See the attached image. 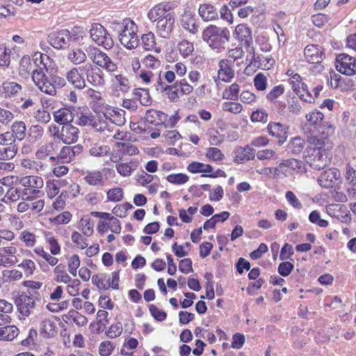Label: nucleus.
Returning <instances> with one entry per match:
<instances>
[{
  "mask_svg": "<svg viewBox=\"0 0 356 356\" xmlns=\"http://www.w3.org/2000/svg\"><path fill=\"white\" fill-rule=\"evenodd\" d=\"M31 78L35 85L42 92L54 96L56 94V89L61 88L65 86L66 81L64 78L58 76H47L44 72V68L33 70Z\"/></svg>",
  "mask_w": 356,
  "mask_h": 356,
  "instance_id": "1",
  "label": "nucleus"
},
{
  "mask_svg": "<svg viewBox=\"0 0 356 356\" xmlns=\"http://www.w3.org/2000/svg\"><path fill=\"white\" fill-rule=\"evenodd\" d=\"M202 38L210 47L220 51L225 49V44L230 38V33L226 28L210 25L203 31Z\"/></svg>",
  "mask_w": 356,
  "mask_h": 356,
  "instance_id": "2",
  "label": "nucleus"
},
{
  "mask_svg": "<svg viewBox=\"0 0 356 356\" xmlns=\"http://www.w3.org/2000/svg\"><path fill=\"white\" fill-rule=\"evenodd\" d=\"M13 299L19 314V318L25 319L36 307V302H41L42 296L38 291H27L18 293Z\"/></svg>",
  "mask_w": 356,
  "mask_h": 356,
  "instance_id": "3",
  "label": "nucleus"
},
{
  "mask_svg": "<svg viewBox=\"0 0 356 356\" xmlns=\"http://www.w3.org/2000/svg\"><path fill=\"white\" fill-rule=\"evenodd\" d=\"M79 37L76 31L61 29L49 34V43L55 49H63L77 42Z\"/></svg>",
  "mask_w": 356,
  "mask_h": 356,
  "instance_id": "4",
  "label": "nucleus"
},
{
  "mask_svg": "<svg viewBox=\"0 0 356 356\" xmlns=\"http://www.w3.org/2000/svg\"><path fill=\"white\" fill-rule=\"evenodd\" d=\"M19 183L24 188V196L28 200H33L41 193L39 190L43 186V179L39 176H24L19 179Z\"/></svg>",
  "mask_w": 356,
  "mask_h": 356,
  "instance_id": "5",
  "label": "nucleus"
},
{
  "mask_svg": "<svg viewBox=\"0 0 356 356\" xmlns=\"http://www.w3.org/2000/svg\"><path fill=\"white\" fill-rule=\"evenodd\" d=\"M90 35L92 41L99 46H102L106 49H110L113 47V38L108 31L100 24H92L90 29Z\"/></svg>",
  "mask_w": 356,
  "mask_h": 356,
  "instance_id": "6",
  "label": "nucleus"
},
{
  "mask_svg": "<svg viewBox=\"0 0 356 356\" xmlns=\"http://www.w3.org/2000/svg\"><path fill=\"white\" fill-rule=\"evenodd\" d=\"M323 54V48L316 44H309L304 50L305 60L315 64L314 68L316 72H321L324 68L323 65H321Z\"/></svg>",
  "mask_w": 356,
  "mask_h": 356,
  "instance_id": "7",
  "label": "nucleus"
},
{
  "mask_svg": "<svg viewBox=\"0 0 356 356\" xmlns=\"http://www.w3.org/2000/svg\"><path fill=\"white\" fill-rule=\"evenodd\" d=\"M336 68L341 74H356V58L346 54H340L336 58Z\"/></svg>",
  "mask_w": 356,
  "mask_h": 356,
  "instance_id": "8",
  "label": "nucleus"
},
{
  "mask_svg": "<svg viewBox=\"0 0 356 356\" xmlns=\"http://www.w3.org/2000/svg\"><path fill=\"white\" fill-rule=\"evenodd\" d=\"M306 163L314 170L324 169L329 163L325 150L312 149V153L305 156Z\"/></svg>",
  "mask_w": 356,
  "mask_h": 356,
  "instance_id": "9",
  "label": "nucleus"
},
{
  "mask_svg": "<svg viewBox=\"0 0 356 356\" xmlns=\"http://www.w3.org/2000/svg\"><path fill=\"white\" fill-rule=\"evenodd\" d=\"M138 27L135 23L131 24L129 27L120 34L119 40L120 43L127 49H132L138 47V38L136 34Z\"/></svg>",
  "mask_w": 356,
  "mask_h": 356,
  "instance_id": "10",
  "label": "nucleus"
},
{
  "mask_svg": "<svg viewBox=\"0 0 356 356\" xmlns=\"http://www.w3.org/2000/svg\"><path fill=\"white\" fill-rule=\"evenodd\" d=\"M341 179L340 171L335 168H329L323 172L318 177V184L323 188H332L336 181Z\"/></svg>",
  "mask_w": 356,
  "mask_h": 356,
  "instance_id": "11",
  "label": "nucleus"
},
{
  "mask_svg": "<svg viewBox=\"0 0 356 356\" xmlns=\"http://www.w3.org/2000/svg\"><path fill=\"white\" fill-rule=\"evenodd\" d=\"M168 15L175 16L171 6L169 3H158L148 12L147 17L151 22H154L160 19H165V16Z\"/></svg>",
  "mask_w": 356,
  "mask_h": 356,
  "instance_id": "12",
  "label": "nucleus"
},
{
  "mask_svg": "<svg viewBox=\"0 0 356 356\" xmlns=\"http://www.w3.org/2000/svg\"><path fill=\"white\" fill-rule=\"evenodd\" d=\"M86 67H74L66 74L67 81L74 88L81 90L86 87V81L83 72Z\"/></svg>",
  "mask_w": 356,
  "mask_h": 356,
  "instance_id": "13",
  "label": "nucleus"
},
{
  "mask_svg": "<svg viewBox=\"0 0 356 356\" xmlns=\"http://www.w3.org/2000/svg\"><path fill=\"white\" fill-rule=\"evenodd\" d=\"M87 81L93 86H103L105 84L103 71L98 67L90 64L85 65Z\"/></svg>",
  "mask_w": 356,
  "mask_h": 356,
  "instance_id": "14",
  "label": "nucleus"
},
{
  "mask_svg": "<svg viewBox=\"0 0 356 356\" xmlns=\"http://www.w3.org/2000/svg\"><path fill=\"white\" fill-rule=\"evenodd\" d=\"M234 60L222 59L218 63V77L224 82H230L234 77Z\"/></svg>",
  "mask_w": 356,
  "mask_h": 356,
  "instance_id": "15",
  "label": "nucleus"
},
{
  "mask_svg": "<svg viewBox=\"0 0 356 356\" xmlns=\"http://www.w3.org/2000/svg\"><path fill=\"white\" fill-rule=\"evenodd\" d=\"M268 134L278 139V144L282 145L288 138V127L280 122H270L267 127Z\"/></svg>",
  "mask_w": 356,
  "mask_h": 356,
  "instance_id": "16",
  "label": "nucleus"
},
{
  "mask_svg": "<svg viewBox=\"0 0 356 356\" xmlns=\"http://www.w3.org/2000/svg\"><path fill=\"white\" fill-rule=\"evenodd\" d=\"M327 132L326 135H325L324 129L321 131L319 130V134H311L310 136L308 137L307 141L309 144L313 145L314 148L313 149H320L327 143L328 142V136L331 133L332 134L334 131V127L331 125L327 126Z\"/></svg>",
  "mask_w": 356,
  "mask_h": 356,
  "instance_id": "17",
  "label": "nucleus"
},
{
  "mask_svg": "<svg viewBox=\"0 0 356 356\" xmlns=\"http://www.w3.org/2000/svg\"><path fill=\"white\" fill-rule=\"evenodd\" d=\"M60 134V140L65 144L70 145L78 140L79 129L71 124H67L62 127Z\"/></svg>",
  "mask_w": 356,
  "mask_h": 356,
  "instance_id": "18",
  "label": "nucleus"
},
{
  "mask_svg": "<svg viewBox=\"0 0 356 356\" xmlns=\"http://www.w3.org/2000/svg\"><path fill=\"white\" fill-rule=\"evenodd\" d=\"M175 16H165V19H160L156 23V29L161 37L167 38L173 30Z\"/></svg>",
  "mask_w": 356,
  "mask_h": 356,
  "instance_id": "19",
  "label": "nucleus"
},
{
  "mask_svg": "<svg viewBox=\"0 0 356 356\" xmlns=\"http://www.w3.org/2000/svg\"><path fill=\"white\" fill-rule=\"evenodd\" d=\"M44 206V201L43 200H22V202L17 204V210L20 213H24L29 210L33 213H39L43 209Z\"/></svg>",
  "mask_w": 356,
  "mask_h": 356,
  "instance_id": "20",
  "label": "nucleus"
},
{
  "mask_svg": "<svg viewBox=\"0 0 356 356\" xmlns=\"http://www.w3.org/2000/svg\"><path fill=\"white\" fill-rule=\"evenodd\" d=\"M303 165L302 161L295 159L282 160L279 164V170L281 175L286 177L289 170L301 171Z\"/></svg>",
  "mask_w": 356,
  "mask_h": 356,
  "instance_id": "21",
  "label": "nucleus"
},
{
  "mask_svg": "<svg viewBox=\"0 0 356 356\" xmlns=\"http://www.w3.org/2000/svg\"><path fill=\"white\" fill-rule=\"evenodd\" d=\"M235 38L243 43L246 47L252 44V31L246 24H238L234 31Z\"/></svg>",
  "mask_w": 356,
  "mask_h": 356,
  "instance_id": "22",
  "label": "nucleus"
},
{
  "mask_svg": "<svg viewBox=\"0 0 356 356\" xmlns=\"http://www.w3.org/2000/svg\"><path fill=\"white\" fill-rule=\"evenodd\" d=\"M145 119L149 124L159 126L168 120V115L159 111L149 109L146 112Z\"/></svg>",
  "mask_w": 356,
  "mask_h": 356,
  "instance_id": "23",
  "label": "nucleus"
},
{
  "mask_svg": "<svg viewBox=\"0 0 356 356\" xmlns=\"http://www.w3.org/2000/svg\"><path fill=\"white\" fill-rule=\"evenodd\" d=\"M83 151V146L76 145L74 146H64L60 152V157L66 162H70Z\"/></svg>",
  "mask_w": 356,
  "mask_h": 356,
  "instance_id": "24",
  "label": "nucleus"
},
{
  "mask_svg": "<svg viewBox=\"0 0 356 356\" xmlns=\"http://www.w3.org/2000/svg\"><path fill=\"white\" fill-rule=\"evenodd\" d=\"M74 114L67 108H61L54 112V121L60 124H70L74 120Z\"/></svg>",
  "mask_w": 356,
  "mask_h": 356,
  "instance_id": "25",
  "label": "nucleus"
},
{
  "mask_svg": "<svg viewBox=\"0 0 356 356\" xmlns=\"http://www.w3.org/2000/svg\"><path fill=\"white\" fill-rule=\"evenodd\" d=\"M154 87L157 91L165 92V95L171 102H175L179 98L178 92L176 90L169 89L168 85H166L161 79V72L159 76L156 78Z\"/></svg>",
  "mask_w": 356,
  "mask_h": 356,
  "instance_id": "26",
  "label": "nucleus"
},
{
  "mask_svg": "<svg viewBox=\"0 0 356 356\" xmlns=\"http://www.w3.org/2000/svg\"><path fill=\"white\" fill-rule=\"evenodd\" d=\"M181 24L182 27L191 33H196L198 26L195 23L194 15L190 11H185L181 17Z\"/></svg>",
  "mask_w": 356,
  "mask_h": 356,
  "instance_id": "27",
  "label": "nucleus"
},
{
  "mask_svg": "<svg viewBox=\"0 0 356 356\" xmlns=\"http://www.w3.org/2000/svg\"><path fill=\"white\" fill-rule=\"evenodd\" d=\"M1 88L6 98H12L17 96L22 89L20 84L8 81H4Z\"/></svg>",
  "mask_w": 356,
  "mask_h": 356,
  "instance_id": "28",
  "label": "nucleus"
},
{
  "mask_svg": "<svg viewBox=\"0 0 356 356\" xmlns=\"http://www.w3.org/2000/svg\"><path fill=\"white\" fill-rule=\"evenodd\" d=\"M305 140L300 136L292 138L286 148L288 154L298 155L300 154L305 147Z\"/></svg>",
  "mask_w": 356,
  "mask_h": 356,
  "instance_id": "29",
  "label": "nucleus"
},
{
  "mask_svg": "<svg viewBox=\"0 0 356 356\" xmlns=\"http://www.w3.org/2000/svg\"><path fill=\"white\" fill-rule=\"evenodd\" d=\"M198 12L202 19L205 22L215 20L218 17L217 10L211 4L200 5Z\"/></svg>",
  "mask_w": 356,
  "mask_h": 356,
  "instance_id": "30",
  "label": "nucleus"
},
{
  "mask_svg": "<svg viewBox=\"0 0 356 356\" xmlns=\"http://www.w3.org/2000/svg\"><path fill=\"white\" fill-rule=\"evenodd\" d=\"M86 182L90 186H104V179L102 172L99 170L90 171L84 177Z\"/></svg>",
  "mask_w": 356,
  "mask_h": 356,
  "instance_id": "31",
  "label": "nucleus"
},
{
  "mask_svg": "<svg viewBox=\"0 0 356 356\" xmlns=\"http://www.w3.org/2000/svg\"><path fill=\"white\" fill-rule=\"evenodd\" d=\"M40 332L43 337H54L57 334L56 325L54 322L49 319L42 321Z\"/></svg>",
  "mask_w": 356,
  "mask_h": 356,
  "instance_id": "32",
  "label": "nucleus"
},
{
  "mask_svg": "<svg viewBox=\"0 0 356 356\" xmlns=\"http://www.w3.org/2000/svg\"><path fill=\"white\" fill-rule=\"evenodd\" d=\"M19 330L15 326L3 325L0 327V340L12 341L18 335Z\"/></svg>",
  "mask_w": 356,
  "mask_h": 356,
  "instance_id": "33",
  "label": "nucleus"
},
{
  "mask_svg": "<svg viewBox=\"0 0 356 356\" xmlns=\"http://www.w3.org/2000/svg\"><path fill=\"white\" fill-rule=\"evenodd\" d=\"M12 134L15 140H22L26 133V127L23 121H15L11 126Z\"/></svg>",
  "mask_w": 356,
  "mask_h": 356,
  "instance_id": "34",
  "label": "nucleus"
},
{
  "mask_svg": "<svg viewBox=\"0 0 356 356\" xmlns=\"http://www.w3.org/2000/svg\"><path fill=\"white\" fill-rule=\"evenodd\" d=\"M323 117V114L317 110L311 111L305 116L306 120L309 122V125L314 126V127H319V128L321 129H325L324 126L321 125Z\"/></svg>",
  "mask_w": 356,
  "mask_h": 356,
  "instance_id": "35",
  "label": "nucleus"
},
{
  "mask_svg": "<svg viewBox=\"0 0 356 356\" xmlns=\"http://www.w3.org/2000/svg\"><path fill=\"white\" fill-rule=\"evenodd\" d=\"M17 146L15 142L3 147H0V160L12 159L17 152Z\"/></svg>",
  "mask_w": 356,
  "mask_h": 356,
  "instance_id": "36",
  "label": "nucleus"
},
{
  "mask_svg": "<svg viewBox=\"0 0 356 356\" xmlns=\"http://www.w3.org/2000/svg\"><path fill=\"white\" fill-rule=\"evenodd\" d=\"M28 138L31 143H35L42 139L44 134V129L38 124L31 125L28 129Z\"/></svg>",
  "mask_w": 356,
  "mask_h": 356,
  "instance_id": "37",
  "label": "nucleus"
},
{
  "mask_svg": "<svg viewBox=\"0 0 356 356\" xmlns=\"http://www.w3.org/2000/svg\"><path fill=\"white\" fill-rule=\"evenodd\" d=\"M134 21L131 20L129 18H125L122 22H118L116 20L111 22V29H112L113 31H115L118 36L120 34L124 32L126 29H127L129 27V25L131 24H134Z\"/></svg>",
  "mask_w": 356,
  "mask_h": 356,
  "instance_id": "38",
  "label": "nucleus"
},
{
  "mask_svg": "<svg viewBox=\"0 0 356 356\" xmlns=\"http://www.w3.org/2000/svg\"><path fill=\"white\" fill-rule=\"evenodd\" d=\"M68 59L74 65H79L86 60V54L81 49H74L68 54Z\"/></svg>",
  "mask_w": 356,
  "mask_h": 356,
  "instance_id": "39",
  "label": "nucleus"
},
{
  "mask_svg": "<svg viewBox=\"0 0 356 356\" xmlns=\"http://www.w3.org/2000/svg\"><path fill=\"white\" fill-rule=\"evenodd\" d=\"M133 94L138 98L140 103L143 106H149L152 103L149 90L144 88H136L134 90Z\"/></svg>",
  "mask_w": 356,
  "mask_h": 356,
  "instance_id": "40",
  "label": "nucleus"
},
{
  "mask_svg": "<svg viewBox=\"0 0 356 356\" xmlns=\"http://www.w3.org/2000/svg\"><path fill=\"white\" fill-rule=\"evenodd\" d=\"M240 87L236 83H232L222 92V98L229 100H237L238 99V93Z\"/></svg>",
  "mask_w": 356,
  "mask_h": 356,
  "instance_id": "41",
  "label": "nucleus"
},
{
  "mask_svg": "<svg viewBox=\"0 0 356 356\" xmlns=\"http://www.w3.org/2000/svg\"><path fill=\"white\" fill-rule=\"evenodd\" d=\"M54 272L56 276V281L57 282H63L65 284H67L71 281V277L65 271V266L63 264L58 265L54 268Z\"/></svg>",
  "mask_w": 356,
  "mask_h": 356,
  "instance_id": "42",
  "label": "nucleus"
},
{
  "mask_svg": "<svg viewBox=\"0 0 356 356\" xmlns=\"http://www.w3.org/2000/svg\"><path fill=\"white\" fill-rule=\"evenodd\" d=\"M253 62L254 65L258 63V67L267 70L270 69L275 64V60L273 58L264 56H254Z\"/></svg>",
  "mask_w": 356,
  "mask_h": 356,
  "instance_id": "43",
  "label": "nucleus"
},
{
  "mask_svg": "<svg viewBox=\"0 0 356 356\" xmlns=\"http://www.w3.org/2000/svg\"><path fill=\"white\" fill-rule=\"evenodd\" d=\"M141 42L143 47L145 50L153 49L156 46V40L154 34L152 32L143 34L141 36Z\"/></svg>",
  "mask_w": 356,
  "mask_h": 356,
  "instance_id": "44",
  "label": "nucleus"
},
{
  "mask_svg": "<svg viewBox=\"0 0 356 356\" xmlns=\"http://www.w3.org/2000/svg\"><path fill=\"white\" fill-rule=\"evenodd\" d=\"M5 198L11 201H16L21 198L22 200H26L24 196V191L22 188H10L5 195Z\"/></svg>",
  "mask_w": 356,
  "mask_h": 356,
  "instance_id": "45",
  "label": "nucleus"
},
{
  "mask_svg": "<svg viewBox=\"0 0 356 356\" xmlns=\"http://www.w3.org/2000/svg\"><path fill=\"white\" fill-rule=\"evenodd\" d=\"M106 278V275H101L100 276L94 275L92 277V282L93 284L96 285L99 289L107 290L110 287V279H108L107 282H105Z\"/></svg>",
  "mask_w": 356,
  "mask_h": 356,
  "instance_id": "46",
  "label": "nucleus"
},
{
  "mask_svg": "<svg viewBox=\"0 0 356 356\" xmlns=\"http://www.w3.org/2000/svg\"><path fill=\"white\" fill-rule=\"evenodd\" d=\"M18 267L21 268L24 270L26 277H29L33 275L35 264L31 259H24L18 265Z\"/></svg>",
  "mask_w": 356,
  "mask_h": 356,
  "instance_id": "47",
  "label": "nucleus"
},
{
  "mask_svg": "<svg viewBox=\"0 0 356 356\" xmlns=\"http://www.w3.org/2000/svg\"><path fill=\"white\" fill-rule=\"evenodd\" d=\"M19 239L25 243L27 247H33L35 243V235L28 230H24L21 232Z\"/></svg>",
  "mask_w": 356,
  "mask_h": 356,
  "instance_id": "48",
  "label": "nucleus"
},
{
  "mask_svg": "<svg viewBox=\"0 0 356 356\" xmlns=\"http://www.w3.org/2000/svg\"><path fill=\"white\" fill-rule=\"evenodd\" d=\"M115 348V344L111 341H102L99 346V353L101 356H109L112 354Z\"/></svg>",
  "mask_w": 356,
  "mask_h": 356,
  "instance_id": "49",
  "label": "nucleus"
},
{
  "mask_svg": "<svg viewBox=\"0 0 356 356\" xmlns=\"http://www.w3.org/2000/svg\"><path fill=\"white\" fill-rule=\"evenodd\" d=\"M166 179L168 182L173 184H184L186 183L189 177L188 175L183 173L170 174L168 175Z\"/></svg>",
  "mask_w": 356,
  "mask_h": 356,
  "instance_id": "50",
  "label": "nucleus"
},
{
  "mask_svg": "<svg viewBox=\"0 0 356 356\" xmlns=\"http://www.w3.org/2000/svg\"><path fill=\"white\" fill-rule=\"evenodd\" d=\"M285 88L282 85H278L275 87L266 95V99L270 102L277 101V99L284 94Z\"/></svg>",
  "mask_w": 356,
  "mask_h": 356,
  "instance_id": "51",
  "label": "nucleus"
},
{
  "mask_svg": "<svg viewBox=\"0 0 356 356\" xmlns=\"http://www.w3.org/2000/svg\"><path fill=\"white\" fill-rule=\"evenodd\" d=\"M110 150V148L107 145H94L89 149V153L92 156L101 157L106 155Z\"/></svg>",
  "mask_w": 356,
  "mask_h": 356,
  "instance_id": "52",
  "label": "nucleus"
},
{
  "mask_svg": "<svg viewBox=\"0 0 356 356\" xmlns=\"http://www.w3.org/2000/svg\"><path fill=\"white\" fill-rule=\"evenodd\" d=\"M222 108L224 111H228L232 113L238 114L243 110V106L240 103L234 102H225L222 104Z\"/></svg>",
  "mask_w": 356,
  "mask_h": 356,
  "instance_id": "53",
  "label": "nucleus"
},
{
  "mask_svg": "<svg viewBox=\"0 0 356 356\" xmlns=\"http://www.w3.org/2000/svg\"><path fill=\"white\" fill-rule=\"evenodd\" d=\"M122 323L118 322L116 323L112 324L109 327L108 330L106 332V335L108 338L114 339L121 335L122 333Z\"/></svg>",
  "mask_w": 356,
  "mask_h": 356,
  "instance_id": "54",
  "label": "nucleus"
},
{
  "mask_svg": "<svg viewBox=\"0 0 356 356\" xmlns=\"http://www.w3.org/2000/svg\"><path fill=\"white\" fill-rule=\"evenodd\" d=\"M107 199L111 202H120L123 198V191L121 188H114L107 191Z\"/></svg>",
  "mask_w": 356,
  "mask_h": 356,
  "instance_id": "55",
  "label": "nucleus"
},
{
  "mask_svg": "<svg viewBox=\"0 0 356 356\" xmlns=\"http://www.w3.org/2000/svg\"><path fill=\"white\" fill-rule=\"evenodd\" d=\"M254 86L255 88L260 91H264L267 88V78L262 74H257L254 78Z\"/></svg>",
  "mask_w": 356,
  "mask_h": 356,
  "instance_id": "56",
  "label": "nucleus"
},
{
  "mask_svg": "<svg viewBox=\"0 0 356 356\" xmlns=\"http://www.w3.org/2000/svg\"><path fill=\"white\" fill-rule=\"evenodd\" d=\"M34 252L38 255L44 258L45 261L48 262V264H50L51 266L56 265L58 261V259L56 257H54L50 254L45 252L42 248H36L34 249Z\"/></svg>",
  "mask_w": 356,
  "mask_h": 356,
  "instance_id": "57",
  "label": "nucleus"
},
{
  "mask_svg": "<svg viewBox=\"0 0 356 356\" xmlns=\"http://www.w3.org/2000/svg\"><path fill=\"white\" fill-rule=\"evenodd\" d=\"M114 78L115 81L120 87V91L122 92H127L129 90L130 83L127 78L122 74H115Z\"/></svg>",
  "mask_w": 356,
  "mask_h": 356,
  "instance_id": "58",
  "label": "nucleus"
},
{
  "mask_svg": "<svg viewBox=\"0 0 356 356\" xmlns=\"http://www.w3.org/2000/svg\"><path fill=\"white\" fill-rule=\"evenodd\" d=\"M180 54L186 57L193 51V44L188 40H182L178 44Z\"/></svg>",
  "mask_w": 356,
  "mask_h": 356,
  "instance_id": "59",
  "label": "nucleus"
},
{
  "mask_svg": "<svg viewBox=\"0 0 356 356\" xmlns=\"http://www.w3.org/2000/svg\"><path fill=\"white\" fill-rule=\"evenodd\" d=\"M93 222L88 218H82L80 220V227L83 233L86 236H90L93 232Z\"/></svg>",
  "mask_w": 356,
  "mask_h": 356,
  "instance_id": "60",
  "label": "nucleus"
},
{
  "mask_svg": "<svg viewBox=\"0 0 356 356\" xmlns=\"http://www.w3.org/2000/svg\"><path fill=\"white\" fill-rule=\"evenodd\" d=\"M60 188V181H47V193L50 198L54 197L58 194Z\"/></svg>",
  "mask_w": 356,
  "mask_h": 356,
  "instance_id": "61",
  "label": "nucleus"
},
{
  "mask_svg": "<svg viewBox=\"0 0 356 356\" xmlns=\"http://www.w3.org/2000/svg\"><path fill=\"white\" fill-rule=\"evenodd\" d=\"M329 19V16L323 13H318L312 16V23L318 28H322Z\"/></svg>",
  "mask_w": 356,
  "mask_h": 356,
  "instance_id": "62",
  "label": "nucleus"
},
{
  "mask_svg": "<svg viewBox=\"0 0 356 356\" xmlns=\"http://www.w3.org/2000/svg\"><path fill=\"white\" fill-rule=\"evenodd\" d=\"M151 315L158 321H163L167 317V314L159 309L156 306L151 305L149 307Z\"/></svg>",
  "mask_w": 356,
  "mask_h": 356,
  "instance_id": "63",
  "label": "nucleus"
},
{
  "mask_svg": "<svg viewBox=\"0 0 356 356\" xmlns=\"http://www.w3.org/2000/svg\"><path fill=\"white\" fill-rule=\"evenodd\" d=\"M346 179L353 186H356V170L350 164L346 167Z\"/></svg>",
  "mask_w": 356,
  "mask_h": 356,
  "instance_id": "64",
  "label": "nucleus"
}]
</instances>
